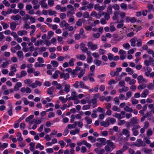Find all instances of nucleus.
<instances>
[{"instance_id": "1", "label": "nucleus", "mask_w": 154, "mask_h": 154, "mask_svg": "<svg viewBox=\"0 0 154 154\" xmlns=\"http://www.w3.org/2000/svg\"><path fill=\"white\" fill-rule=\"evenodd\" d=\"M138 82L139 85L137 87L138 90H142L144 89L146 86V83L147 82V80L144 79L143 76L141 75L139 76L137 78Z\"/></svg>"}, {"instance_id": "2", "label": "nucleus", "mask_w": 154, "mask_h": 154, "mask_svg": "<svg viewBox=\"0 0 154 154\" xmlns=\"http://www.w3.org/2000/svg\"><path fill=\"white\" fill-rule=\"evenodd\" d=\"M107 145L104 147V149L106 152H111L115 148V146L114 143L110 140L106 141Z\"/></svg>"}, {"instance_id": "3", "label": "nucleus", "mask_w": 154, "mask_h": 154, "mask_svg": "<svg viewBox=\"0 0 154 154\" xmlns=\"http://www.w3.org/2000/svg\"><path fill=\"white\" fill-rule=\"evenodd\" d=\"M74 86L75 88H81L84 89H89V87L84 84V83L82 81H76L73 85Z\"/></svg>"}, {"instance_id": "4", "label": "nucleus", "mask_w": 154, "mask_h": 154, "mask_svg": "<svg viewBox=\"0 0 154 154\" xmlns=\"http://www.w3.org/2000/svg\"><path fill=\"white\" fill-rule=\"evenodd\" d=\"M87 46L89 49L92 51H95L98 48L97 45L94 44L91 42H88Z\"/></svg>"}, {"instance_id": "5", "label": "nucleus", "mask_w": 154, "mask_h": 154, "mask_svg": "<svg viewBox=\"0 0 154 154\" xmlns=\"http://www.w3.org/2000/svg\"><path fill=\"white\" fill-rule=\"evenodd\" d=\"M137 147L142 146L144 147L145 146L146 144L141 139H137L135 143L133 144Z\"/></svg>"}, {"instance_id": "6", "label": "nucleus", "mask_w": 154, "mask_h": 154, "mask_svg": "<svg viewBox=\"0 0 154 154\" xmlns=\"http://www.w3.org/2000/svg\"><path fill=\"white\" fill-rule=\"evenodd\" d=\"M106 7V6H100L99 4H96L94 6V9L98 11H100L103 10Z\"/></svg>"}, {"instance_id": "7", "label": "nucleus", "mask_w": 154, "mask_h": 154, "mask_svg": "<svg viewBox=\"0 0 154 154\" xmlns=\"http://www.w3.org/2000/svg\"><path fill=\"white\" fill-rule=\"evenodd\" d=\"M120 11H119L118 12L115 11L114 14V16L112 17V19L114 20H117V22L116 23H119V16Z\"/></svg>"}, {"instance_id": "8", "label": "nucleus", "mask_w": 154, "mask_h": 154, "mask_svg": "<svg viewBox=\"0 0 154 154\" xmlns=\"http://www.w3.org/2000/svg\"><path fill=\"white\" fill-rule=\"evenodd\" d=\"M149 61L147 60H146L144 62L145 65L147 66H148L151 64H154V60L152 58L150 57L149 59Z\"/></svg>"}, {"instance_id": "9", "label": "nucleus", "mask_w": 154, "mask_h": 154, "mask_svg": "<svg viewBox=\"0 0 154 154\" xmlns=\"http://www.w3.org/2000/svg\"><path fill=\"white\" fill-rule=\"evenodd\" d=\"M71 122H73L75 119H80L81 118V116L79 114H77L76 115H72L71 116Z\"/></svg>"}, {"instance_id": "10", "label": "nucleus", "mask_w": 154, "mask_h": 154, "mask_svg": "<svg viewBox=\"0 0 154 154\" xmlns=\"http://www.w3.org/2000/svg\"><path fill=\"white\" fill-rule=\"evenodd\" d=\"M42 85V83L38 81H36L35 83H32L31 87L33 88H36L38 86H40Z\"/></svg>"}, {"instance_id": "11", "label": "nucleus", "mask_w": 154, "mask_h": 154, "mask_svg": "<svg viewBox=\"0 0 154 154\" xmlns=\"http://www.w3.org/2000/svg\"><path fill=\"white\" fill-rule=\"evenodd\" d=\"M109 119L107 118L106 119V121H102L100 123V125L104 126L105 127H107L109 125Z\"/></svg>"}, {"instance_id": "12", "label": "nucleus", "mask_w": 154, "mask_h": 154, "mask_svg": "<svg viewBox=\"0 0 154 154\" xmlns=\"http://www.w3.org/2000/svg\"><path fill=\"white\" fill-rule=\"evenodd\" d=\"M27 32L25 30H19L17 32V35L21 36L26 35H27Z\"/></svg>"}, {"instance_id": "13", "label": "nucleus", "mask_w": 154, "mask_h": 154, "mask_svg": "<svg viewBox=\"0 0 154 154\" xmlns=\"http://www.w3.org/2000/svg\"><path fill=\"white\" fill-rule=\"evenodd\" d=\"M60 77L61 78H63L65 80H66L69 77V74L66 73H62L60 74Z\"/></svg>"}, {"instance_id": "14", "label": "nucleus", "mask_w": 154, "mask_h": 154, "mask_svg": "<svg viewBox=\"0 0 154 154\" xmlns=\"http://www.w3.org/2000/svg\"><path fill=\"white\" fill-rule=\"evenodd\" d=\"M97 141L100 142V143L102 145H105L106 144V143H107L106 142V140L105 138H98L97 139Z\"/></svg>"}, {"instance_id": "15", "label": "nucleus", "mask_w": 154, "mask_h": 154, "mask_svg": "<svg viewBox=\"0 0 154 154\" xmlns=\"http://www.w3.org/2000/svg\"><path fill=\"white\" fill-rule=\"evenodd\" d=\"M11 19L15 21H18L21 18V16L19 14L11 16Z\"/></svg>"}, {"instance_id": "16", "label": "nucleus", "mask_w": 154, "mask_h": 154, "mask_svg": "<svg viewBox=\"0 0 154 154\" xmlns=\"http://www.w3.org/2000/svg\"><path fill=\"white\" fill-rule=\"evenodd\" d=\"M76 57L79 60L83 61L86 59L85 56L84 54H78L76 56Z\"/></svg>"}, {"instance_id": "17", "label": "nucleus", "mask_w": 154, "mask_h": 154, "mask_svg": "<svg viewBox=\"0 0 154 154\" xmlns=\"http://www.w3.org/2000/svg\"><path fill=\"white\" fill-rule=\"evenodd\" d=\"M22 84L20 82H17L14 87V90L17 91L18 90L20 87L22 86Z\"/></svg>"}, {"instance_id": "18", "label": "nucleus", "mask_w": 154, "mask_h": 154, "mask_svg": "<svg viewBox=\"0 0 154 154\" xmlns=\"http://www.w3.org/2000/svg\"><path fill=\"white\" fill-rule=\"evenodd\" d=\"M105 74H103L98 75V77L100 79V81L101 82H103L105 81Z\"/></svg>"}, {"instance_id": "19", "label": "nucleus", "mask_w": 154, "mask_h": 154, "mask_svg": "<svg viewBox=\"0 0 154 154\" xmlns=\"http://www.w3.org/2000/svg\"><path fill=\"white\" fill-rule=\"evenodd\" d=\"M54 88L53 87H51L48 88L47 91V93L49 95H53Z\"/></svg>"}, {"instance_id": "20", "label": "nucleus", "mask_w": 154, "mask_h": 154, "mask_svg": "<svg viewBox=\"0 0 154 154\" xmlns=\"http://www.w3.org/2000/svg\"><path fill=\"white\" fill-rule=\"evenodd\" d=\"M148 94V91L146 89H145L143 91L141 94V97H146Z\"/></svg>"}, {"instance_id": "21", "label": "nucleus", "mask_w": 154, "mask_h": 154, "mask_svg": "<svg viewBox=\"0 0 154 154\" xmlns=\"http://www.w3.org/2000/svg\"><path fill=\"white\" fill-rule=\"evenodd\" d=\"M45 1V0H43L39 2V3L42 7L48 8V6Z\"/></svg>"}, {"instance_id": "22", "label": "nucleus", "mask_w": 154, "mask_h": 154, "mask_svg": "<svg viewBox=\"0 0 154 154\" xmlns=\"http://www.w3.org/2000/svg\"><path fill=\"white\" fill-rule=\"evenodd\" d=\"M8 143H4L3 144H2L1 142H0V150H3L4 149L7 148L8 146Z\"/></svg>"}, {"instance_id": "23", "label": "nucleus", "mask_w": 154, "mask_h": 154, "mask_svg": "<svg viewBox=\"0 0 154 154\" xmlns=\"http://www.w3.org/2000/svg\"><path fill=\"white\" fill-rule=\"evenodd\" d=\"M122 133L123 134L125 135L127 137H129L130 135V132L126 129L123 130Z\"/></svg>"}, {"instance_id": "24", "label": "nucleus", "mask_w": 154, "mask_h": 154, "mask_svg": "<svg viewBox=\"0 0 154 154\" xmlns=\"http://www.w3.org/2000/svg\"><path fill=\"white\" fill-rule=\"evenodd\" d=\"M75 61V59L74 58H71L68 62L69 65V66L72 67L74 65V62Z\"/></svg>"}, {"instance_id": "25", "label": "nucleus", "mask_w": 154, "mask_h": 154, "mask_svg": "<svg viewBox=\"0 0 154 154\" xmlns=\"http://www.w3.org/2000/svg\"><path fill=\"white\" fill-rule=\"evenodd\" d=\"M137 40V38H134L131 39V44L132 46L134 47L135 46L136 42Z\"/></svg>"}, {"instance_id": "26", "label": "nucleus", "mask_w": 154, "mask_h": 154, "mask_svg": "<svg viewBox=\"0 0 154 154\" xmlns=\"http://www.w3.org/2000/svg\"><path fill=\"white\" fill-rule=\"evenodd\" d=\"M75 150L73 149H71L69 151L68 149L65 150L64 152V154H74Z\"/></svg>"}, {"instance_id": "27", "label": "nucleus", "mask_w": 154, "mask_h": 154, "mask_svg": "<svg viewBox=\"0 0 154 154\" xmlns=\"http://www.w3.org/2000/svg\"><path fill=\"white\" fill-rule=\"evenodd\" d=\"M80 131V130L79 129H75L74 130H71L70 132V134L72 135H75L78 134Z\"/></svg>"}, {"instance_id": "28", "label": "nucleus", "mask_w": 154, "mask_h": 154, "mask_svg": "<svg viewBox=\"0 0 154 154\" xmlns=\"http://www.w3.org/2000/svg\"><path fill=\"white\" fill-rule=\"evenodd\" d=\"M70 89L69 85L66 84L64 86V91L66 93H68L70 91Z\"/></svg>"}, {"instance_id": "29", "label": "nucleus", "mask_w": 154, "mask_h": 154, "mask_svg": "<svg viewBox=\"0 0 154 154\" xmlns=\"http://www.w3.org/2000/svg\"><path fill=\"white\" fill-rule=\"evenodd\" d=\"M24 83L29 87H30L32 81L30 79H26L24 80Z\"/></svg>"}, {"instance_id": "30", "label": "nucleus", "mask_w": 154, "mask_h": 154, "mask_svg": "<svg viewBox=\"0 0 154 154\" xmlns=\"http://www.w3.org/2000/svg\"><path fill=\"white\" fill-rule=\"evenodd\" d=\"M80 47L81 50L84 52H86L88 51V48L85 46L83 43H82L80 45Z\"/></svg>"}, {"instance_id": "31", "label": "nucleus", "mask_w": 154, "mask_h": 154, "mask_svg": "<svg viewBox=\"0 0 154 154\" xmlns=\"http://www.w3.org/2000/svg\"><path fill=\"white\" fill-rule=\"evenodd\" d=\"M77 97L76 93L75 91H73L71 93V96L70 97L72 100H75Z\"/></svg>"}, {"instance_id": "32", "label": "nucleus", "mask_w": 154, "mask_h": 154, "mask_svg": "<svg viewBox=\"0 0 154 154\" xmlns=\"http://www.w3.org/2000/svg\"><path fill=\"white\" fill-rule=\"evenodd\" d=\"M43 41L41 39H39L37 41H36L35 43H34V45L35 46H38L39 45H43Z\"/></svg>"}, {"instance_id": "33", "label": "nucleus", "mask_w": 154, "mask_h": 154, "mask_svg": "<svg viewBox=\"0 0 154 154\" xmlns=\"http://www.w3.org/2000/svg\"><path fill=\"white\" fill-rule=\"evenodd\" d=\"M77 123L75 122L73 124H69L68 125L67 128L69 129H72L76 127L77 125Z\"/></svg>"}, {"instance_id": "34", "label": "nucleus", "mask_w": 154, "mask_h": 154, "mask_svg": "<svg viewBox=\"0 0 154 154\" xmlns=\"http://www.w3.org/2000/svg\"><path fill=\"white\" fill-rule=\"evenodd\" d=\"M35 143L33 142H31L29 143V149L31 151H34L35 150Z\"/></svg>"}, {"instance_id": "35", "label": "nucleus", "mask_w": 154, "mask_h": 154, "mask_svg": "<svg viewBox=\"0 0 154 154\" xmlns=\"http://www.w3.org/2000/svg\"><path fill=\"white\" fill-rule=\"evenodd\" d=\"M16 23L15 22H12L10 23V28L12 30H14L16 28Z\"/></svg>"}, {"instance_id": "36", "label": "nucleus", "mask_w": 154, "mask_h": 154, "mask_svg": "<svg viewBox=\"0 0 154 154\" xmlns=\"http://www.w3.org/2000/svg\"><path fill=\"white\" fill-rule=\"evenodd\" d=\"M113 23H111L109 26L110 30L111 32H114L116 30V28L114 26Z\"/></svg>"}, {"instance_id": "37", "label": "nucleus", "mask_w": 154, "mask_h": 154, "mask_svg": "<svg viewBox=\"0 0 154 154\" xmlns=\"http://www.w3.org/2000/svg\"><path fill=\"white\" fill-rule=\"evenodd\" d=\"M85 69H81L78 75V77L79 78H81L85 74Z\"/></svg>"}, {"instance_id": "38", "label": "nucleus", "mask_w": 154, "mask_h": 154, "mask_svg": "<svg viewBox=\"0 0 154 154\" xmlns=\"http://www.w3.org/2000/svg\"><path fill=\"white\" fill-rule=\"evenodd\" d=\"M94 63L97 66H100L102 63V62L101 60L98 59L95 60L94 61Z\"/></svg>"}, {"instance_id": "39", "label": "nucleus", "mask_w": 154, "mask_h": 154, "mask_svg": "<svg viewBox=\"0 0 154 154\" xmlns=\"http://www.w3.org/2000/svg\"><path fill=\"white\" fill-rule=\"evenodd\" d=\"M126 71L128 73V74L130 75L134 73L133 70L129 67L126 68Z\"/></svg>"}, {"instance_id": "40", "label": "nucleus", "mask_w": 154, "mask_h": 154, "mask_svg": "<svg viewBox=\"0 0 154 154\" xmlns=\"http://www.w3.org/2000/svg\"><path fill=\"white\" fill-rule=\"evenodd\" d=\"M67 8L69 9V13L70 14H74V12L73 11H72V10L71 11L70 10L72 9L73 8V6H72L71 5H67Z\"/></svg>"}, {"instance_id": "41", "label": "nucleus", "mask_w": 154, "mask_h": 154, "mask_svg": "<svg viewBox=\"0 0 154 154\" xmlns=\"http://www.w3.org/2000/svg\"><path fill=\"white\" fill-rule=\"evenodd\" d=\"M84 119L86 121L87 123L88 124H90L92 122V119L90 118L88 116H86L85 118Z\"/></svg>"}, {"instance_id": "42", "label": "nucleus", "mask_w": 154, "mask_h": 154, "mask_svg": "<svg viewBox=\"0 0 154 154\" xmlns=\"http://www.w3.org/2000/svg\"><path fill=\"white\" fill-rule=\"evenodd\" d=\"M123 21H124L122 19L121 20H119V23H119L117 25V28H120L123 26L124 24L123 23Z\"/></svg>"}, {"instance_id": "43", "label": "nucleus", "mask_w": 154, "mask_h": 154, "mask_svg": "<svg viewBox=\"0 0 154 154\" xmlns=\"http://www.w3.org/2000/svg\"><path fill=\"white\" fill-rule=\"evenodd\" d=\"M22 134L21 133L18 132L17 135V140L20 142H21L23 140V138L22 137Z\"/></svg>"}, {"instance_id": "44", "label": "nucleus", "mask_w": 154, "mask_h": 154, "mask_svg": "<svg viewBox=\"0 0 154 154\" xmlns=\"http://www.w3.org/2000/svg\"><path fill=\"white\" fill-rule=\"evenodd\" d=\"M112 13V7L111 5H109L107 8L106 13L111 14Z\"/></svg>"}, {"instance_id": "45", "label": "nucleus", "mask_w": 154, "mask_h": 154, "mask_svg": "<svg viewBox=\"0 0 154 154\" xmlns=\"http://www.w3.org/2000/svg\"><path fill=\"white\" fill-rule=\"evenodd\" d=\"M17 65L16 64H14L12 66L11 68V70L15 72L17 71L16 68Z\"/></svg>"}, {"instance_id": "46", "label": "nucleus", "mask_w": 154, "mask_h": 154, "mask_svg": "<svg viewBox=\"0 0 154 154\" xmlns=\"http://www.w3.org/2000/svg\"><path fill=\"white\" fill-rule=\"evenodd\" d=\"M60 73L59 71H56L53 75V78L54 79L57 78L58 77L59 74Z\"/></svg>"}, {"instance_id": "47", "label": "nucleus", "mask_w": 154, "mask_h": 154, "mask_svg": "<svg viewBox=\"0 0 154 154\" xmlns=\"http://www.w3.org/2000/svg\"><path fill=\"white\" fill-rule=\"evenodd\" d=\"M1 24L2 26L3 29H7L9 26V25L5 22L2 23Z\"/></svg>"}, {"instance_id": "48", "label": "nucleus", "mask_w": 154, "mask_h": 154, "mask_svg": "<svg viewBox=\"0 0 154 154\" xmlns=\"http://www.w3.org/2000/svg\"><path fill=\"white\" fill-rule=\"evenodd\" d=\"M35 147L36 149L39 148L41 150H43L44 148V146L41 145L40 143H38L36 145Z\"/></svg>"}, {"instance_id": "49", "label": "nucleus", "mask_w": 154, "mask_h": 154, "mask_svg": "<svg viewBox=\"0 0 154 154\" xmlns=\"http://www.w3.org/2000/svg\"><path fill=\"white\" fill-rule=\"evenodd\" d=\"M51 63L54 67H56L58 66L59 63L57 62L56 61L53 60L51 61Z\"/></svg>"}, {"instance_id": "50", "label": "nucleus", "mask_w": 154, "mask_h": 154, "mask_svg": "<svg viewBox=\"0 0 154 154\" xmlns=\"http://www.w3.org/2000/svg\"><path fill=\"white\" fill-rule=\"evenodd\" d=\"M124 110L128 112H131L133 111V110L131 108H130L128 106H126L124 108Z\"/></svg>"}, {"instance_id": "51", "label": "nucleus", "mask_w": 154, "mask_h": 154, "mask_svg": "<svg viewBox=\"0 0 154 154\" xmlns=\"http://www.w3.org/2000/svg\"><path fill=\"white\" fill-rule=\"evenodd\" d=\"M99 52L100 55H103L105 54L106 51L104 49H102L100 47L99 49Z\"/></svg>"}, {"instance_id": "52", "label": "nucleus", "mask_w": 154, "mask_h": 154, "mask_svg": "<svg viewBox=\"0 0 154 154\" xmlns=\"http://www.w3.org/2000/svg\"><path fill=\"white\" fill-rule=\"evenodd\" d=\"M123 47L126 50L129 49L130 47V45L128 43H125L123 44Z\"/></svg>"}, {"instance_id": "53", "label": "nucleus", "mask_w": 154, "mask_h": 154, "mask_svg": "<svg viewBox=\"0 0 154 154\" xmlns=\"http://www.w3.org/2000/svg\"><path fill=\"white\" fill-rule=\"evenodd\" d=\"M148 88L150 90H152L154 89V85L153 83L149 84L147 86Z\"/></svg>"}, {"instance_id": "54", "label": "nucleus", "mask_w": 154, "mask_h": 154, "mask_svg": "<svg viewBox=\"0 0 154 154\" xmlns=\"http://www.w3.org/2000/svg\"><path fill=\"white\" fill-rule=\"evenodd\" d=\"M9 63L8 61L4 62L1 65V66L2 68H5L9 65Z\"/></svg>"}, {"instance_id": "55", "label": "nucleus", "mask_w": 154, "mask_h": 154, "mask_svg": "<svg viewBox=\"0 0 154 154\" xmlns=\"http://www.w3.org/2000/svg\"><path fill=\"white\" fill-rule=\"evenodd\" d=\"M92 55L93 57L96 59H98L99 58L100 54L94 52L92 54Z\"/></svg>"}, {"instance_id": "56", "label": "nucleus", "mask_w": 154, "mask_h": 154, "mask_svg": "<svg viewBox=\"0 0 154 154\" xmlns=\"http://www.w3.org/2000/svg\"><path fill=\"white\" fill-rule=\"evenodd\" d=\"M120 7L122 9L125 10L127 8V5L124 3H122L120 5Z\"/></svg>"}, {"instance_id": "57", "label": "nucleus", "mask_w": 154, "mask_h": 154, "mask_svg": "<svg viewBox=\"0 0 154 154\" xmlns=\"http://www.w3.org/2000/svg\"><path fill=\"white\" fill-rule=\"evenodd\" d=\"M146 135L148 137H149L152 134V131L151 129H149L146 132Z\"/></svg>"}, {"instance_id": "58", "label": "nucleus", "mask_w": 154, "mask_h": 154, "mask_svg": "<svg viewBox=\"0 0 154 154\" xmlns=\"http://www.w3.org/2000/svg\"><path fill=\"white\" fill-rule=\"evenodd\" d=\"M54 4V1L53 0H48V5L50 7L53 6Z\"/></svg>"}, {"instance_id": "59", "label": "nucleus", "mask_w": 154, "mask_h": 154, "mask_svg": "<svg viewBox=\"0 0 154 154\" xmlns=\"http://www.w3.org/2000/svg\"><path fill=\"white\" fill-rule=\"evenodd\" d=\"M59 99L63 103H65L67 101V99L66 98H64L63 97H59Z\"/></svg>"}, {"instance_id": "60", "label": "nucleus", "mask_w": 154, "mask_h": 154, "mask_svg": "<svg viewBox=\"0 0 154 154\" xmlns=\"http://www.w3.org/2000/svg\"><path fill=\"white\" fill-rule=\"evenodd\" d=\"M90 106L89 105H84L82 107L83 110H86L90 109Z\"/></svg>"}, {"instance_id": "61", "label": "nucleus", "mask_w": 154, "mask_h": 154, "mask_svg": "<svg viewBox=\"0 0 154 154\" xmlns=\"http://www.w3.org/2000/svg\"><path fill=\"white\" fill-rule=\"evenodd\" d=\"M49 14L51 16L55 14H56V12L54 11H52L51 10H49L48 11Z\"/></svg>"}, {"instance_id": "62", "label": "nucleus", "mask_w": 154, "mask_h": 154, "mask_svg": "<svg viewBox=\"0 0 154 154\" xmlns=\"http://www.w3.org/2000/svg\"><path fill=\"white\" fill-rule=\"evenodd\" d=\"M87 62L88 63H91L93 62V58L91 56L88 57L87 59Z\"/></svg>"}, {"instance_id": "63", "label": "nucleus", "mask_w": 154, "mask_h": 154, "mask_svg": "<svg viewBox=\"0 0 154 154\" xmlns=\"http://www.w3.org/2000/svg\"><path fill=\"white\" fill-rule=\"evenodd\" d=\"M88 139L91 141V143H94L95 142L96 139L92 136H89L88 137Z\"/></svg>"}, {"instance_id": "64", "label": "nucleus", "mask_w": 154, "mask_h": 154, "mask_svg": "<svg viewBox=\"0 0 154 154\" xmlns=\"http://www.w3.org/2000/svg\"><path fill=\"white\" fill-rule=\"evenodd\" d=\"M112 7L114 9L116 10H119L120 8L119 6L117 4L114 5Z\"/></svg>"}]
</instances>
